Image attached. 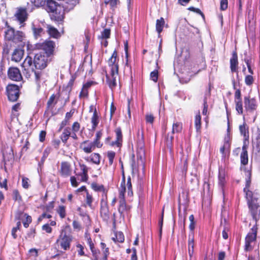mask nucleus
<instances>
[{"instance_id":"obj_1","label":"nucleus","mask_w":260,"mask_h":260,"mask_svg":"<svg viewBox=\"0 0 260 260\" xmlns=\"http://www.w3.org/2000/svg\"><path fill=\"white\" fill-rule=\"evenodd\" d=\"M251 179L246 180L245 187L243 189L245 198L249 210V213L255 221V224L260 219V191L257 189H250Z\"/></svg>"},{"instance_id":"obj_2","label":"nucleus","mask_w":260,"mask_h":260,"mask_svg":"<svg viewBox=\"0 0 260 260\" xmlns=\"http://www.w3.org/2000/svg\"><path fill=\"white\" fill-rule=\"evenodd\" d=\"M71 232V228L69 225H66L61 229L60 235L56 240L61 249L66 251L69 250L71 247V244L73 240V236L70 234Z\"/></svg>"},{"instance_id":"obj_3","label":"nucleus","mask_w":260,"mask_h":260,"mask_svg":"<svg viewBox=\"0 0 260 260\" xmlns=\"http://www.w3.org/2000/svg\"><path fill=\"white\" fill-rule=\"evenodd\" d=\"M60 87H59L57 94H52L47 102L46 109L43 115L44 118L46 119V122H48L50 118L56 114L54 108L60 96Z\"/></svg>"},{"instance_id":"obj_4","label":"nucleus","mask_w":260,"mask_h":260,"mask_svg":"<svg viewBox=\"0 0 260 260\" xmlns=\"http://www.w3.org/2000/svg\"><path fill=\"white\" fill-rule=\"evenodd\" d=\"M5 26L7 27L4 34L5 40L12 41L15 43L23 41L24 38V34L22 31L19 30L15 31L14 29L9 24L7 21L5 23Z\"/></svg>"},{"instance_id":"obj_5","label":"nucleus","mask_w":260,"mask_h":260,"mask_svg":"<svg viewBox=\"0 0 260 260\" xmlns=\"http://www.w3.org/2000/svg\"><path fill=\"white\" fill-rule=\"evenodd\" d=\"M56 48L55 42L50 40H46L43 42L37 43L34 45V49L43 50L45 55L50 57L53 56Z\"/></svg>"},{"instance_id":"obj_6","label":"nucleus","mask_w":260,"mask_h":260,"mask_svg":"<svg viewBox=\"0 0 260 260\" xmlns=\"http://www.w3.org/2000/svg\"><path fill=\"white\" fill-rule=\"evenodd\" d=\"M257 229V224H254L246 236L244 245V250L245 251H251L253 250L254 248L253 244L256 240Z\"/></svg>"},{"instance_id":"obj_7","label":"nucleus","mask_w":260,"mask_h":260,"mask_svg":"<svg viewBox=\"0 0 260 260\" xmlns=\"http://www.w3.org/2000/svg\"><path fill=\"white\" fill-rule=\"evenodd\" d=\"M118 197V212L120 218L124 219L125 217H129L131 216L132 206L126 203L125 196H123V193H121L120 196Z\"/></svg>"},{"instance_id":"obj_8","label":"nucleus","mask_w":260,"mask_h":260,"mask_svg":"<svg viewBox=\"0 0 260 260\" xmlns=\"http://www.w3.org/2000/svg\"><path fill=\"white\" fill-rule=\"evenodd\" d=\"M21 87L22 85L19 86L12 83L8 84L6 87V93L9 101L12 102L17 101L21 93L20 87Z\"/></svg>"},{"instance_id":"obj_9","label":"nucleus","mask_w":260,"mask_h":260,"mask_svg":"<svg viewBox=\"0 0 260 260\" xmlns=\"http://www.w3.org/2000/svg\"><path fill=\"white\" fill-rule=\"evenodd\" d=\"M49 58V57L41 53L36 54L33 59L35 69L43 70L45 69L51 61Z\"/></svg>"},{"instance_id":"obj_10","label":"nucleus","mask_w":260,"mask_h":260,"mask_svg":"<svg viewBox=\"0 0 260 260\" xmlns=\"http://www.w3.org/2000/svg\"><path fill=\"white\" fill-rule=\"evenodd\" d=\"M73 168L71 163L68 161H62L58 168V176L63 179L68 178L72 174Z\"/></svg>"},{"instance_id":"obj_11","label":"nucleus","mask_w":260,"mask_h":260,"mask_svg":"<svg viewBox=\"0 0 260 260\" xmlns=\"http://www.w3.org/2000/svg\"><path fill=\"white\" fill-rule=\"evenodd\" d=\"M119 57L116 49L112 53L111 57L108 60V64L110 68V75H118L119 73Z\"/></svg>"},{"instance_id":"obj_12","label":"nucleus","mask_w":260,"mask_h":260,"mask_svg":"<svg viewBox=\"0 0 260 260\" xmlns=\"http://www.w3.org/2000/svg\"><path fill=\"white\" fill-rule=\"evenodd\" d=\"M49 18L57 25H63L66 18V8L62 5L53 14H51Z\"/></svg>"},{"instance_id":"obj_13","label":"nucleus","mask_w":260,"mask_h":260,"mask_svg":"<svg viewBox=\"0 0 260 260\" xmlns=\"http://www.w3.org/2000/svg\"><path fill=\"white\" fill-rule=\"evenodd\" d=\"M244 108L246 112L252 113L257 109L258 104L256 99L250 95L244 97Z\"/></svg>"},{"instance_id":"obj_14","label":"nucleus","mask_w":260,"mask_h":260,"mask_svg":"<svg viewBox=\"0 0 260 260\" xmlns=\"http://www.w3.org/2000/svg\"><path fill=\"white\" fill-rule=\"evenodd\" d=\"M100 214L101 217L105 221L108 222L110 219L111 213L109 210L108 198L101 199Z\"/></svg>"},{"instance_id":"obj_15","label":"nucleus","mask_w":260,"mask_h":260,"mask_svg":"<svg viewBox=\"0 0 260 260\" xmlns=\"http://www.w3.org/2000/svg\"><path fill=\"white\" fill-rule=\"evenodd\" d=\"M234 89H236L234 93V102L235 104V109L238 114L242 115L244 110L242 99L241 91L240 89H237L235 85H234Z\"/></svg>"},{"instance_id":"obj_16","label":"nucleus","mask_w":260,"mask_h":260,"mask_svg":"<svg viewBox=\"0 0 260 260\" xmlns=\"http://www.w3.org/2000/svg\"><path fill=\"white\" fill-rule=\"evenodd\" d=\"M7 76L9 79L13 81L20 82L23 80L21 72L17 67H10L9 68Z\"/></svg>"},{"instance_id":"obj_17","label":"nucleus","mask_w":260,"mask_h":260,"mask_svg":"<svg viewBox=\"0 0 260 260\" xmlns=\"http://www.w3.org/2000/svg\"><path fill=\"white\" fill-rule=\"evenodd\" d=\"M28 14L26 8L20 7L16 9L14 17L21 26H23L25 24V22L28 19Z\"/></svg>"},{"instance_id":"obj_18","label":"nucleus","mask_w":260,"mask_h":260,"mask_svg":"<svg viewBox=\"0 0 260 260\" xmlns=\"http://www.w3.org/2000/svg\"><path fill=\"white\" fill-rule=\"evenodd\" d=\"M3 161L6 165L7 162L12 161L14 159L13 150L11 146L6 144L2 146Z\"/></svg>"},{"instance_id":"obj_19","label":"nucleus","mask_w":260,"mask_h":260,"mask_svg":"<svg viewBox=\"0 0 260 260\" xmlns=\"http://www.w3.org/2000/svg\"><path fill=\"white\" fill-rule=\"evenodd\" d=\"M145 142L143 129H138L137 132V151L139 153L145 152Z\"/></svg>"},{"instance_id":"obj_20","label":"nucleus","mask_w":260,"mask_h":260,"mask_svg":"<svg viewBox=\"0 0 260 260\" xmlns=\"http://www.w3.org/2000/svg\"><path fill=\"white\" fill-rule=\"evenodd\" d=\"M91 188L94 191L102 192L101 199H106L108 198V189L106 188L104 185L99 184L96 182H93L91 184Z\"/></svg>"},{"instance_id":"obj_21","label":"nucleus","mask_w":260,"mask_h":260,"mask_svg":"<svg viewBox=\"0 0 260 260\" xmlns=\"http://www.w3.org/2000/svg\"><path fill=\"white\" fill-rule=\"evenodd\" d=\"M77 78V76L75 74H73L71 76L70 80L69 81L67 85H63L62 86V90L68 92V96L65 100V103L69 101L70 94L73 89V87L75 83V81Z\"/></svg>"},{"instance_id":"obj_22","label":"nucleus","mask_w":260,"mask_h":260,"mask_svg":"<svg viewBox=\"0 0 260 260\" xmlns=\"http://www.w3.org/2000/svg\"><path fill=\"white\" fill-rule=\"evenodd\" d=\"M62 5L58 4L54 0H47V7L45 10L50 17L51 14H53Z\"/></svg>"},{"instance_id":"obj_23","label":"nucleus","mask_w":260,"mask_h":260,"mask_svg":"<svg viewBox=\"0 0 260 260\" xmlns=\"http://www.w3.org/2000/svg\"><path fill=\"white\" fill-rule=\"evenodd\" d=\"M230 69L232 73L238 72V57L236 51H234L230 60Z\"/></svg>"},{"instance_id":"obj_24","label":"nucleus","mask_w":260,"mask_h":260,"mask_svg":"<svg viewBox=\"0 0 260 260\" xmlns=\"http://www.w3.org/2000/svg\"><path fill=\"white\" fill-rule=\"evenodd\" d=\"M115 133L116 137V140L112 141L110 145L111 146H116L118 147H120L122 145L123 141V136L121 128L120 127H117L115 129Z\"/></svg>"},{"instance_id":"obj_25","label":"nucleus","mask_w":260,"mask_h":260,"mask_svg":"<svg viewBox=\"0 0 260 260\" xmlns=\"http://www.w3.org/2000/svg\"><path fill=\"white\" fill-rule=\"evenodd\" d=\"M80 148L85 153H91L94 149L93 145L91 143V141L89 140H85L83 141L80 145Z\"/></svg>"},{"instance_id":"obj_26","label":"nucleus","mask_w":260,"mask_h":260,"mask_svg":"<svg viewBox=\"0 0 260 260\" xmlns=\"http://www.w3.org/2000/svg\"><path fill=\"white\" fill-rule=\"evenodd\" d=\"M102 156L99 153H92L89 156L85 157L84 159L96 165H99L101 163Z\"/></svg>"},{"instance_id":"obj_27","label":"nucleus","mask_w":260,"mask_h":260,"mask_svg":"<svg viewBox=\"0 0 260 260\" xmlns=\"http://www.w3.org/2000/svg\"><path fill=\"white\" fill-rule=\"evenodd\" d=\"M241 166H245L248 163V153L247 147L244 145L242 148V151L240 153Z\"/></svg>"},{"instance_id":"obj_28","label":"nucleus","mask_w":260,"mask_h":260,"mask_svg":"<svg viewBox=\"0 0 260 260\" xmlns=\"http://www.w3.org/2000/svg\"><path fill=\"white\" fill-rule=\"evenodd\" d=\"M47 33L50 38L58 39L61 37V35L58 29L51 25H47Z\"/></svg>"},{"instance_id":"obj_29","label":"nucleus","mask_w":260,"mask_h":260,"mask_svg":"<svg viewBox=\"0 0 260 260\" xmlns=\"http://www.w3.org/2000/svg\"><path fill=\"white\" fill-rule=\"evenodd\" d=\"M79 167L82 172L78 174L77 175L81 176V182H86L88 179V169L86 165L84 164H79Z\"/></svg>"},{"instance_id":"obj_30","label":"nucleus","mask_w":260,"mask_h":260,"mask_svg":"<svg viewBox=\"0 0 260 260\" xmlns=\"http://www.w3.org/2000/svg\"><path fill=\"white\" fill-rule=\"evenodd\" d=\"M77 211L79 213V215L83 217V220L86 224V226H88L90 223V218L89 215L87 213L86 209H83L81 207H79L77 209Z\"/></svg>"},{"instance_id":"obj_31","label":"nucleus","mask_w":260,"mask_h":260,"mask_svg":"<svg viewBox=\"0 0 260 260\" xmlns=\"http://www.w3.org/2000/svg\"><path fill=\"white\" fill-rule=\"evenodd\" d=\"M23 54V50L16 48L12 54L11 60L16 62H18L22 59Z\"/></svg>"},{"instance_id":"obj_32","label":"nucleus","mask_w":260,"mask_h":260,"mask_svg":"<svg viewBox=\"0 0 260 260\" xmlns=\"http://www.w3.org/2000/svg\"><path fill=\"white\" fill-rule=\"evenodd\" d=\"M94 200V199L92 193H90L89 191H87L85 197V204L83 206L84 207L87 206L91 209H94V207L93 206Z\"/></svg>"},{"instance_id":"obj_33","label":"nucleus","mask_w":260,"mask_h":260,"mask_svg":"<svg viewBox=\"0 0 260 260\" xmlns=\"http://www.w3.org/2000/svg\"><path fill=\"white\" fill-rule=\"evenodd\" d=\"M201 115L200 111H199L196 114L194 117V127L196 132L198 134H200L201 133L202 128V122H201Z\"/></svg>"},{"instance_id":"obj_34","label":"nucleus","mask_w":260,"mask_h":260,"mask_svg":"<svg viewBox=\"0 0 260 260\" xmlns=\"http://www.w3.org/2000/svg\"><path fill=\"white\" fill-rule=\"evenodd\" d=\"M194 246V234L190 233L188 236V251L189 256L191 257L193 254Z\"/></svg>"},{"instance_id":"obj_35","label":"nucleus","mask_w":260,"mask_h":260,"mask_svg":"<svg viewBox=\"0 0 260 260\" xmlns=\"http://www.w3.org/2000/svg\"><path fill=\"white\" fill-rule=\"evenodd\" d=\"M231 145L230 144H223L220 148L219 151L222 154V157L225 158L229 157L231 153Z\"/></svg>"},{"instance_id":"obj_36","label":"nucleus","mask_w":260,"mask_h":260,"mask_svg":"<svg viewBox=\"0 0 260 260\" xmlns=\"http://www.w3.org/2000/svg\"><path fill=\"white\" fill-rule=\"evenodd\" d=\"M239 131L240 134L243 136L245 140H248L249 138V127L245 122L239 125Z\"/></svg>"},{"instance_id":"obj_37","label":"nucleus","mask_w":260,"mask_h":260,"mask_svg":"<svg viewBox=\"0 0 260 260\" xmlns=\"http://www.w3.org/2000/svg\"><path fill=\"white\" fill-rule=\"evenodd\" d=\"M173 133H168L164 137L165 143L167 147L170 150H172L173 147V141L174 136Z\"/></svg>"},{"instance_id":"obj_38","label":"nucleus","mask_w":260,"mask_h":260,"mask_svg":"<svg viewBox=\"0 0 260 260\" xmlns=\"http://www.w3.org/2000/svg\"><path fill=\"white\" fill-rule=\"evenodd\" d=\"M81 125L78 121H75L72 124V135L70 136L73 139L77 140L78 137L77 135V133L80 130Z\"/></svg>"},{"instance_id":"obj_39","label":"nucleus","mask_w":260,"mask_h":260,"mask_svg":"<svg viewBox=\"0 0 260 260\" xmlns=\"http://www.w3.org/2000/svg\"><path fill=\"white\" fill-rule=\"evenodd\" d=\"M165 24V21L163 17H160L159 19L156 20L155 28L158 34V36H160V33L162 31Z\"/></svg>"},{"instance_id":"obj_40","label":"nucleus","mask_w":260,"mask_h":260,"mask_svg":"<svg viewBox=\"0 0 260 260\" xmlns=\"http://www.w3.org/2000/svg\"><path fill=\"white\" fill-rule=\"evenodd\" d=\"M111 76L112 79H111L110 78V77L109 75L107 74L106 75V81L107 82V84H108L109 87L113 89L115 88V87L117 85L116 81V76L117 75H114L112 76V75H110Z\"/></svg>"},{"instance_id":"obj_41","label":"nucleus","mask_w":260,"mask_h":260,"mask_svg":"<svg viewBox=\"0 0 260 260\" xmlns=\"http://www.w3.org/2000/svg\"><path fill=\"white\" fill-rule=\"evenodd\" d=\"M91 129L95 131L100 122V114H92L91 119Z\"/></svg>"},{"instance_id":"obj_42","label":"nucleus","mask_w":260,"mask_h":260,"mask_svg":"<svg viewBox=\"0 0 260 260\" xmlns=\"http://www.w3.org/2000/svg\"><path fill=\"white\" fill-rule=\"evenodd\" d=\"M80 0H66L64 7L69 11L72 10L76 6L80 3Z\"/></svg>"},{"instance_id":"obj_43","label":"nucleus","mask_w":260,"mask_h":260,"mask_svg":"<svg viewBox=\"0 0 260 260\" xmlns=\"http://www.w3.org/2000/svg\"><path fill=\"white\" fill-rule=\"evenodd\" d=\"M254 158L256 161H260V144H253Z\"/></svg>"},{"instance_id":"obj_44","label":"nucleus","mask_w":260,"mask_h":260,"mask_svg":"<svg viewBox=\"0 0 260 260\" xmlns=\"http://www.w3.org/2000/svg\"><path fill=\"white\" fill-rule=\"evenodd\" d=\"M183 128V124L181 122H174L173 123L172 129L171 133L173 134L174 133H181Z\"/></svg>"},{"instance_id":"obj_45","label":"nucleus","mask_w":260,"mask_h":260,"mask_svg":"<svg viewBox=\"0 0 260 260\" xmlns=\"http://www.w3.org/2000/svg\"><path fill=\"white\" fill-rule=\"evenodd\" d=\"M52 150V149L50 147L48 146L44 150L43 152V155L41 157V160L39 162V164L40 165H43L46 158L50 154L51 151Z\"/></svg>"},{"instance_id":"obj_46","label":"nucleus","mask_w":260,"mask_h":260,"mask_svg":"<svg viewBox=\"0 0 260 260\" xmlns=\"http://www.w3.org/2000/svg\"><path fill=\"white\" fill-rule=\"evenodd\" d=\"M225 183V178L224 172L219 170L218 173V185L223 189Z\"/></svg>"},{"instance_id":"obj_47","label":"nucleus","mask_w":260,"mask_h":260,"mask_svg":"<svg viewBox=\"0 0 260 260\" xmlns=\"http://www.w3.org/2000/svg\"><path fill=\"white\" fill-rule=\"evenodd\" d=\"M104 3L106 5H109L111 9L115 10L120 5V2L119 0H104Z\"/></svg>"},{"instance_id":"obj_48","label":"nucleus","mask_w":260,"mask_h":260,"mask_svg":"<svg viewBox=\"0 0 260 260\" xmlns=\"http://www.w3.org/2000/svg\"><path fill=\"white\" fill-rule=\"evenodd\" d=\"M57 213L59 215L61 219H63L66 217L67 211L66 207L64 205H59L56 210Z\"/></svg>"},{"instance_id":"obj_49","label":"nucleus","mask_w":260,"mask_h":260,"mask_svg":"<svg viewBox=\"0 0 260 260\" xmlns=\"http://www.w3.org/2000/svg\"><path fill=\"white\" fill-rule=\"evenodd\" d=\"M113 241L116 243H123L124 241V236L122 232H116L115 237L112 238Z\"/></svg>"},{"instance_id":"obj_50","label":"nucleus","mask_w":260,"mask_h":260,"mask_svg":"<svg viewBox=\"0 0 260 260\" xmlns=\"http://www.w3.org/2000/svg\"><path fill=\"white\" fill-rule=\"evenodd\" d=\"M21 223L20 221H18L16 223V226L13 227L11 230V235L14 239H16L18 237L17 232L21 230Z\"/></svg>"},{"instance_id":"obj_51","label":"nucleus","mask_w":260,"mask_h":260,"mask_svg":"<svg viewBox=\"0 0 260 260\" xmlns=\"http://www.w3.org/2000/svg\"><path fill=\"white\" fill-rule=\"evenodd\" d=\"M85 237L87 238V243L89 246L90 249L93 255L96 254L97 253V251L94 247V243L92 242L89 234L85 233Z\"/></svg>"},{"instance_id":"obj_52","label":"nucleus","mask_w":260,"mask_h":260,"mask_svg":"<svg viewBox=\"0 0 260 260\" xmlns=\"http://www.w3.org/2000/svg\"><path fill=\"white\" fill-rule=\"evenodd\" d=\"M55 200H54L53 201L49 202L47 205L41 207V208L45 211L50 213L52 211L55 207Z\"/></svg>"},{"instance_id":"obj_53","label":"nucleus","mask_w":260,"mask_h":260,"mask_svg":"<svg viewBox=\"0 0 260 260\" xmlns=\"http://www.w3.org/2000/svg\"><path fill=\"white\" fill-rule=\"evenodd\" d=\"M111 30L110 28H105L102 32L101 35L98 38L101 40H107L110 37Z\"/></svg>"},{"instance_id":"obj_54","label":"nucleus","mask_w":260,"mask_h":260,"mask_svg":"<svg viewBox=\"0 0 260 260\" xmlns=\"http://www.w3.org/2000/svg\"><path fill=\"white\" fill-rule=\"evenodd\" d=\"M13 200L15 202L20 203L22 201V198L18 189H14L12 192Z\"/></svg>"},{"instance_id":"obj_55","label":"nucleus","mask_w":260,"mask_h":260,"mask_svg":"<svg viewBox=\"0 0 260 260\" xmlns=\"http://www.w3.org/2000/svg\"><path fill=\"white\" fill-rule=\"evenodd\" d=\"M21 109V103H17L14 105L12 107V115L17 117L19 116V113L17 112L20 110Z\"/></svg>"},{"instance_id":"obj_56","label":"nucleus","mask_w":260,"mask_h":260,"mask_svg":"<svg viewBox=\"0 0 260 260\" xmlns=\"http://www.w3.org/2000/svg\"><path fill=\"white\" fill-rule=\"evenodd\" d=\"M41 71L42 70L37 71L36 69H32V72H34L35 75V81L38 85H39L40 83L41 77L42 76V72Z\"/></svg>"},{"instance_id":"obj_57","label":"nucleus","mask_w":260,"mask_h":260,"mask_svg":"<svg viewBox=\"0 0 260 260\" xmlns=\"http://www.w3.org/2000/svg\"><path fill=\"white\" fill-rule=\"evenodd\" d=\"M189 220L190 221V224L189 225V229L190 231V233L194 234V230L196 226V221L194 220V217L193 214H191L189 217Z\"/></svg>"},{"instance_id":"obj_58","label":"nucleus","mask_w":260,"mask_h":260,"mask_svg":"<svg viewBox=\"0 0 260 260\" xmlns=\"http://www.w3.org/2000/svg\"><path fill=\"white\" fill-rule=\"evenodd\" d=\"M254 78L252 75H246L245 77V83L247 86H251L253 83H254Z\"/></svg>"},{"instance_id":"obj_59","label":"nucleus","mask_w":260,"mask_h":260,"mask_svg":"<svg viewBox=\"0 0 260 260\" xmlns=\"http://www.w3.org/2000/svg\"><path fill=\"white\" fill-rule=\"evenodd\" d=\"M116 153L113 151H108L107 152V157L109 160V166H112L113 164L114 159L115 157Z\"/></svg>"},{"instance_id":"obj_60","label":"nucleus","mask_w":260,"mask_h":260,"mask_svg":"<svg viewBox=\"0 0 260 260\" xmlns=\"http://www.w3.org/2000/svg\"><path fill=\"white\" fill-rule=\"evenodd\" d=\"M43 31V29L42 27L32 28L33 34L36 39H38L41 36V34L42 33Z\"/></svg>"},{"instance_id":"obj_61","label":"nucleus","mask_w":260,"mask_h":260,"mask_svg":"<svg viewBox=\"0 0 260 260\" xmlns=\"http://www.w3.org/2000/svg\"><path fill=\"white\" fill-rule=\"evenodd\" d=\"M33 4L37 8L43 6H45V8H46L47 0H34Z\"/></svg>"},{"instance_id":"obj_62","label":"nucleus","mask_w":260,"mask_h":260,"mask_svg":"<svg viewBox=\"0 0 260 260\" xmlns=\"http://www.w3.org/2000/svg\"><path fill=\"white\" fill-rule=\"evenodd\" d=\"M25 220L22 222L23 226L25 228H27L30 223L32 222L31 216L26 214V215L24 216Z\"/></svg>"},{"instance_id":"obj_63","label":"nucleus","mask_w":260,"mask_h":260,"mask_svg":"<svg viewBox=\"0 0 260 260\" xmlns=\"http://www.w3.org/2000/svg\"><path fill=\"white\" fill-rule=\"evenodd\" d=\"M48 212H44L41 215L39 216V217L37 219V221L38 223H40L41 222L43 219L44 218H48L50 219L52 218V215L47 213Z\"/></svg>"},{"instance_id":"obj_64","label":"nucleus","mask_w":260,"mask_h":260,"mask_svg":"<svg viewBox=\"0 0 260 260\" xmlns=\"http://www.w3.org/2000/svg\"><path fill=\"white\" fill-rule=\"evenodd\" d=\"M158 77V71L157 70H154L150 73V78L154 82H157Z\"/></svg>"}]
</instances>
